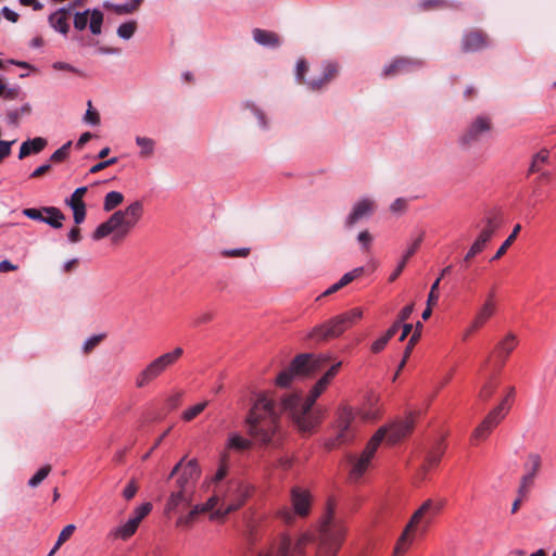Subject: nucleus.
Masks as SVG:
<instances>
[{"instance_id": "57", "label": "nucleus", "mask_w": 556, "mask_h": 556, "mask_svg": "<svg viewBox=\"0 0 556 556\" xmlns=\"http://www.w3.org/2000/svg\"><path fill=\"white\" fill-rule=\"evenodd\" d=\"M420 7L424 10L442 9L447 7L446 0H422Z\"/></svg>"}, {"instance_id": "26", "label": "nucleus", "mask_w": 556, "mask_h": 556, "mask_svg": "<svg viewBox=\"0 0 556 556\" xmlns=\"http://www.w3.org/2000/svg\"><path fill=\"white\" fill-rule=\"evenodd\" d=\"M47 146V140L42 137L28 139L21 144L18 159L23 160L30 154L40 153Z\"/></svg>"}, {"instance_id": "48", "label": "nucleus", "mask_w": 556, "mask_h": 556, "mask_svg": "<svg viewBox=\"0 0 556 556\" xmlns=\"http://www.w3.org/2000/svg\"><path fill=\"white\" fill-rule=\"evenodd\" d=\"M72 146L71 141L64 143L61 148L54 151L50 156V162L60 163L67 159L70 153V148Z\"/></svg>"}, {"instance_id": "43", "label": "nucleus", "mask_w": 556, "mask_h": 556, "mask_svg": "<svg viewBox=\"0 0 556 556\" xmlns=\"http://www.w3.org/2000/svg\"><path fill=\"white\" fill-rule=\"evenodd\" d=\"M421 330H422V324L420 321H418L416 324V327H415V331L413 332V334L410 336L408 342H407V345L405 348V358H408L415 344L418 342L420 336H421Z\"/></svg>"}, {"instance_id": "12", "label": "nucleus", "mask_w": 556, "mask_h": 556, "mask_svg": "<svg viewBox=\"0 0 556 556\" xmlns=\"http://www.w3.org/2000/svg\"><path fill=\"white\" fill-rule=\"evenodd\" d=\"M176 477V489L193 491L198 480L201 477V468L195 458L187 459L182 457L172 469L168 479Z\"/></svg>"}, {"instance_id": "16", "label": "nucleus", "mask_w": 556, "mask_h": 556, "mask_svg": "<svg viewBox=\"0 0 556 556\" xmlns=\"http://www.w3.org/2000/svg\"><path fill=\"white\" fill-rule=\"evenodd\" d=\"M542 465V458L538 453H530L523 464L525 473L520 480L519 494L526 493V490L532 485L535 476L538 475Z\"/></svg>"}, {"instance_id": "29", "label": "nucleus", "mask_w": 556, "mask_h": 556, "mask_svg": "<svg viewBox=\"0 0 556 556\" xmlns=\"http://www.w3.org/2000/svg\"><path fill=\"white\" fill-rule=\"evenodd\" d=\"M192 492L188 490L177 489L173 491L169 495V498L166 503L165 510L166 511H174L176 510L180 505L189 503V497Z\"/></svg>"}, {"instance_id": "2", "label": "nucleus", "mask_w": 556, "mask_h": 556, "mask_svg": "<svg viewBox=\"0 0 556 556\" xmlns=\"http://www.w3.org/2000/svg\"><path fill=\"white\" fill-rule=\"evenodd\" d=\"M327 387L318 380L305 397L292 393L285 396L279 405L267 394H260L245 418L248 433L262 444L273 442L280 430L281 412L289 415L300 432L312 433L325 417L326 408L315 406V402Z\"/></svg>"}, {"instance_id": "64", "label": "nucleus", "mask_w": 556, "mask_h": 556, "mask_svg": "<svg viewBox=\"0 0 556 556\" xmlns=\"http://www.w3.org/2000/svg\"><path fill=\"white\" fill-rule=\"evenodd\" d=\"M213 319V314L210 312L201 313L193 318L192 325L198 327L200 325L210 323Z\"/></svg>"}, {"instance_id": "14", "label": "nucleus", "mask_w": 556, "mask_h": 556, "mask_svg": "<svg viewBox=\"0 0 556 556\" xmlns=\"http://www.w3.org/2000/svg\"><path fill=\"white\" fill-rule=\"evenodd\" d=\"M492 129V119L489 115H478L466 127L459 137L462 146H471L481 139V137Z\"/></svg>"}, {"instance_id": "13", "label": "nucleus", "mask_w": 556, "mask_h": 556, "mask_svg": "<svg viewBox=\"0 0 556 556\" xmlns=\"http://www.w3.org/2000/svg\"><path fill=\"white\" fill-rule=\"evenodd\" d=\"M508 412L509 405L507 404V400H502L472 431L470 437L471 443L477 444L486 440L492 431L504 420Z\"/></svg>"}, {"instance_id": "25", "label": "nucleus", "mask_w": 556, "mask_h": 556, "mask_svg": "<svg viewBox=\"0 0 556 556\" xmlns=\"http://www.w3.org/2000/svg\"><path fill=\"white\" fill-rule=\"evenodd\" d=\"M338 74V66L334 63L327 62L323 65L321 77L315 79H309L306 81L308 88L313 91L320 90L325 85H327L331 79L336 77Z\"/></svg>"}, {"instance_id": "21", "label": "nucleus", "mask_w": 556, "mask_h": 556, "mask_svg": "<svg viewBox=\"0 0 556 556\" xmlns=\"http://www.w3.org/2000/svg\"><path fill=\"white\" fill-rule=\"evenodd\" d=\"M422 61L407 58H397L383 70L384 76H391L401 73H409L422 66Z\"/></svg>"}, {"instance_id": "30", "label": "nucleus", "mask_w": 556, "mask_h": 556, "mask_svg": "<svg viewBox=\"0 0 556 556\" xmlns=\"http://www.w3.org/2000/svg\"><path fill=\"white\" fill-rule=\"evenodd\" d=\"M445 453V445L443 441H439L435 446L427 454L425 464L422 466L424 470H430L434 467H437L443 455Z\"/></svg>"}, {"instance_id": "50", "label": "nucleus", "mask_w": 556, "mask_h": 556, "mask_svg": "<svg viewBox=\"0 0 556 556\" xmlns=\"http://www.w3.org/2000/svg\"><path fill=\"white\" fill-rule=\"evenodd\" d=\"M202 513L200 505H197L186 516H181L177 520V526H190L195 519L197 515Z\"/></svg>"}, {"instance_id": "9", "label": "nucleus", "mask_w": 556, "mask_h": 556, "mask_svg": "<svg viewBox=\"0 0 556 556\" xmlns=\"http://www.w3.org/2000/svg\"><path fill=\"white\" fill-rule=\"evenodd\" d=\"M386 430V428H379L359 455H349L348 460L351 465L349 480L351 482H358L365 475L378 447L384 440Z\"/></svg>"}, {"instance_id": "5", "label": "nucleus", "mask_w": 556, "mask_h": 556, "mask_svg": "<svg viewBox=\"0 0 556 556\" xmlns=\"http://www.w3.org/2000/svg\"><path fill=\"white\" fill-rule=\"evenodd\" d=\"M444 506V501L427 500L413 514L409 522L406 525L403 533L399 538L394 547V555H403L409 545L413 543V532H426L433 519L440 514Z\"/></svg>"}, {"instance_id": "59", "label": "nucleus", "mask_w": 556, "mask_h": 556, "mask_svg": "<svg viewBox=\"0 0 556 556\" xmlns=\"http://www.w3.org/2000/svg\"><path fill=\"white\" fill-rule=\"evenodd\" d=\"M73 211V217L76 225L84 223L86 218V205H76L71 207Z\"/></svg>"}, {"instance_id": "40", "label": "nucleus", "mask_w": 556, "mask_h": 556, "mask_svg": "<svg viewBox=\"0 0 556 556\" xmlns=\"http://www.w3.org/2000/svg\"><path fill=\"white\" fill-rule=\"evenodd\" d=\"M228 464H229V455L225 452L220 456L219 467L212 479L213 482H219L226 477L227 471H228Z\"/></svg>"}, {"instance_id": "1", "label": "nucleus", "mask_w": 556, "mask_h": 556, "mask_svg": "<svg viewBox=\"0 0 556 556\" xmlns=\"http://www.w3.org/2000/svg\"><path fill=\"white\" fill-rule=\"evenodd\" d=\"M327 387L318 380L305 397L292 393L285 396L279 405L267 394H260L245 418L248 433L262 444L273 442L280 430L281 412L289 415L300 432L312 433L325 417L326 408L315 406V402Z\"/></svg>"}, {"instance_id": "32", "label": "nucleus", "mask_w": 556, "mask_h": 556, "mask_svg": "<svg viewBox=\"0 0 556 556\" xmlns=\"http://www.w3.org/2000/svg\"><path fill=\"white\" fill-rule=\"evenodd\" d=\"M31 112V106L29 103L23 104L21 108L10 110L5 114V118L9 125L16 127L20 123V119L23 116L29 115Z\"/></svg>"}, {"instance_id": "23", "label": "nucleus", "mask_w": 556, "mask_h": 556, "mask_svg": "<svg viewBox=\"0 0 556 556\" xmlns=\"http://www.w3.org/2000/svg\"><path fill=\"white\" fill-rule=\"evenodd\" d=\"M495 311L496 304H492L490 301H484L476 314L470 327L467 329L465 337H468L470 333L481 328L494 315Z\"/></svg>"}, {"instance_id": "56", "label": "nucleus", "mask_w": 556, "mask_h": 556, "mask_svg": "<svg viewBox=\"0 0 556 556\" xmlns=\"http://www.w3.org/2000/svg\"><path fill=\"white\" fill-rule=\"evenodd\" d=\"M342 366V362H337L333 364L319 379L324 381L325 384L329 386L330 381L334 378V376L338 374L339 368Z\"/></svg>"}, {"instance_id": "3", "label": "nucleus", "mask_w": 556, "mask_h": 556, "mask_svg": "<svg viewBox=\"0 0 556 556\" xmlns=\"http://www.w3.org/2000/svg\"><path fill=\"white\" fill-rule=\"evenodd\" d=\"M318 546L315 556H336L340 549L346 528L341 518L336 516L334 503L329 500L326 513L319 525ZM312 543L308 533H280L265 554L257 556H305L306 547Z\"/></svg>"}, {"instance_id": "49", "label": "nucleus", "mask_w": 556, "mask_h": 556, "mask_svg": "<svg viewBox=\"0 0 556 556\" xmlns=\"http://www.w3.org/2000/svg\"><path fill=\"white\" fill-rule=\"evenodd\" d=\"M88 109L84 116V122L90 125H99L100 124V115L99 113L92 108V103L89 100L87 102Z\"/></svg>"}, {"instance_id": "44", "label": "nucleus", "mask_w": 556, "mask_h": 556, "mask_svg": "<svg viewBox=\"0 0 556 556\" xmlns=\"http://www.w3.org/2000/svg\"><path fill=\"white\" fill-rule=\"evenodd\" d=\"M136 143L141 148L142 156H150L154 150V141L147 137H137Z\"/></svg>"}, {"instance_id": "22", "label": "nucleus", "mask_w": 556, "mask_h": 556, "mask_svg": "<svg viewBox=\"0 0 556 556\" xmlns=\"http://www.w3.org/2000/svg\"><path fill=\"white\" fill-rule=\"evenodd\" d=\"M375 208V203L369 199H363L355 203V205L352 208V212L349 214V216L345 219V226L352 227L355 225L358 220H361L364 217L369 216Z\"/></svg>"}, {"instance_id": "24", "label": "nucleus", "mask_w": 556, "mask_h": 556, "mask_svg": "<svg viewBox=\"0 0 556 556\" xmlns=\"http://www.w3.org/2000/svg\"><path fill=\"white\" fill-rule=\"evenodd\" d=\"M424 238H425V231H420L412 241V244L410 247L406 250V252L403 254L402 256V260L400 261V263L397 264L396 268L394 269V271L390 275L389 277V280L390 281H394L400 275L401 273L403 271V269L405 268L406 266V263L407 261L409 260V257H412L416 252L417 250L419 249L421 242L424 241Z\"/></svg>"}, {"instance_id": "35", "label": "nucleus", "mask_w": 556, "mask_h": 556, "mask_svg": "<svg viewBox=\"0 0 556 556\" xmlns=\"http://www.w3.org/2000/svg\"><path fill=\"white\" fill-rule=\"evenodd\" d=\"M252 442L238 433H231L227 441V448L235 451H247L251 448Z\"/></svg>"}, {"instance_id": "39", "label": "nucleus", "mask_w": 556, "mask_h": 556, "mask_svg": "<svg viewBox=\"0 0 556 556\" xmlns=\"http://www.w3.org/2000/svg\"><path fill=\"white\" fill-rule=\"evenodd\" d=\"M137 29V22L136 21H129L126 23H123L117 28V35L125 40L130 39L135 31Z\"/></svg>"}, {"instance_id": "52", "label": "nucleus", "mask_w": 556, "mask_h": 556, "mask_svg": "<svg viewBox=\"0 0 556 556\" xmlns=\"http://www.w3.org/2000/svg\"><path fill=\"white\" fill-rule=\"evenodd\" d=\"M75 529L76 528L74 525H67L66 527H64L63 530L59 534V538L55 543V548H60V546L72 536Z\"/></svg>"}, {"instance_id": "17", "label": "nucleus", "mask_w": 556, "mask_h": 556, "mask_svg": "<svg viewBox=\"0 0 556 556\" xmlns=\"http://www.w3.org/2000/svg\"><path fill=\"white\" fill-rule=\"evenodd\" d=\"M414 427V417L409 415L403 420L395 421L391 424L390 426H384L386 428V435L384 439H387L389 444H395L401 439L408 435Z\"/></svg>"}, {"instance_id": "6", "label": "nucleus", "mask_w": 556, "mask_h": 556, "mask_svg": "<svg viewBox=\"0 0 556 556\" xmlns=\"http://www.w3.org/2000/svg\"><path fill=\"white\" fill-rule=\"evenodd\" d=\"M362 317L363 311L359 307H354L312 328L307 339L317 343L336 339L354 326Z\"/></svg>"}, {"instance_id": "55", "label": "nucleus", "mask_w": 556, "mask_h": 556, "mask_svg": "<svg viewBox=\"0 0 556 556\" xmlns=\"http://www.w3.org/2000/svg\"><path fill=\"white\" fill-rule=\"evenodd\" d=\"M440 281H441V277H438L430 288V292H429L428 299H427V303L429 305H435L439 301L438 289H439Z\"/></svg>"}, {"instance_id": "11", "label": "nucleus", "mask_w": 556, "mask_h": 556, "mask_svg": "<svg viewBox=\"0 0 556 556\" xmlns=\"http://www.w3.org/2000/svg\"><path fill=\"white\" fill-rule=\"evenodd\" d=\"M292 510L283 506L277 510V516L286 523H292L295 516L304 518L309 515L312 506L311 492L301 486H293L290 491Z\"/></svg>"}, {"instance_id": "37", "label": "nucleus", "mask_w": 556, "mask_h": 556, "mask_svg": "<svg viewBox=\"0 0 556 556\" xmlns=\"http://www.w3.org/2000/svg\"><path fill=\"white\" fill-rule=\"evenodd\" d=\"M521 229V226L519 224H517L511 233L508 236V238L502 243V245L498 248V250L496 251V253L494 254V256L491 258V261H496L498 258H501L507 251V249L513 244V242L515 241L517 235L519 233Z\"/></svg>"}, {"instance_id": "58", "label": "nucleus", "mask_w": 556, "mask_h": 556, "mask_svg": "<svg viewBox=\"0 0 556 556\" xmlns=\"http://www.w3.org/2000/svg\"><path fill=\"white\" fill-rule=\"evenodd\" d=\"M308 70V65L304 59L296 62L295 77L300 83H304V76Z\"/></svg>"}, {"instance_id": "45", "label": "nucleus", "mask_w": 556, "mask_h": 556, "mask_svg": "<svg viewBox=\"0 0 556 556\" xmlns=\"http://www.w3.org/2000/svg\"><path fill=\"white\" fill-rule=\"evenodd\" d=\"M206 406H207V402L205 401V402H201V403H198V404L189 407L188 409H186L184 412L182 419L186 421L192 420L198 415H200L205 409Z\"/></svg>"}, {"instance_id": "46", "label": "nucleus", "mask_w": 556, "mask_h": 556, "mask_svg": "<svg viewBox=\"0 0 556 556\" xmlns=\"http://www.w3.org/2000/svg\"><path fill=\"white\" fill-rule=\"evenodd\" d=\"M103 8L113 10L117 14H130L135 11V5H131L129 2L123 4H114L112 2L105 1L103 3Z\"/></svg>"}, {"instance_id": "63", "label": "nucleus", "mask_w": 556, "mask_h": 556, "mask_svg": "<svg viewBox=\"0 0 556 556\" xmlns=\"http://www.w3.org/2000/svg\"><path fill=\"white\" fill-rule=\"evenodd\" d=\"M138 486L134 480H131L123 491V496L126 501H130L137 493Z\"/></svg>"}, {"instance_id": "27", "label": "nucleus", "mask_w": 556, "mask_h": 556, "mask_svg": "<svg viewBox=\"0 0 556 556\" xmlns=\"http://www.w3.org/2000/svg\"><path fill=\"white\" fill-rule=\"evenodd\" d=\"M252 34L253 39L263 47L277 48L280 46V37L274 31L254 28Z\"/></svg>"}, {"instance_id": "54", "label": "nucleus", "mask_w": 556, "mask_h": 556, "mask_svg": "<svg viewBox=\"0 0 556 556\" xmlns=\"http://www.w3.org/2000/svg\"><path fill=\"white\" fill-rule=\"evenodd\" d=\"M104 334H94L90 338H88L83 346V350L85 353L91 352L103 339Z\"/></svg>"}, {"instance_id": "42", "label": "nucleus", "mask_w": 556, "mask_h": 556, "mask_svg": "<svg viewBox=\"0 0 556 556\" xmlns=\"http://www.w3.org/2000/svg\"><path fill=\"white\" fill-rule=\"evenodd\" d=\"M51 471V466L50 465H45L42 466L29 480H28V485L30 488H36L47 477L48 475L50 473Z\"/></svg>"}, {"instance_id": "60", "label": "nucleus", "mask_w": 556, "mask_h": 556, "mask_svg": "<svg viewBox=\"0 0 556 556\" xmlns=\"http://www.w3.org/2000/svg\"><path fill=\"white\" fill-rule=\"evenodd\" d=\"M23 214L34 220L42 222L45 212L41 208H24Z\"/></svg>"}, {"instance_id": "8", "label": "nucleus", "mask_w": 556, "mask_h": 556, "mask_svg": "<svg viewBox=\"0 0 556 556\" xmlns=\"http://www.w3.org/2000/svg\"><path fill=\"white\" fill-rule=\"evenodd\" d=\"M355 419L356 413L351 406L340 405L332 425L333 437L327 440L326 447L332 450L352 442L355 438Z\"/></svg>"}, {"instance_id": "10", "label": "nucleus", "mask_w": 556, "mask_h": 556, "mask_svg": "<svg viewBox=\"0 0 556 556\" xmlns=\"http://www.w3.org/2000/svg\"><path fill=\"white\" fill-rule=\"evenodd\" d=\"M184 354L181 348H175L172 352L164 353L149 363L136 378V387L143 388L173 366Z\"/></svg>"}, {"instance_id": "7", "label": "nucleus", "mask_w": 556, "mask_h": 556, "mask_svg": "<svg viewBox=\"0 0 556 556\" xmlns=\"http://www.w3.org/2000/svg\"><path fill=\"white\" fill-rule=\"evenodd\" d=\"M330 359L328 354H299L292 359L290 366L278 375L276 382L279 387H288L295 376L312 375L320 370Z\"/></svg>"}, {"instance_id": "4", "label": "nucleus", "mask_w": 556, "mask_h": 556, "mask_svg": "<svg viewBox=\"0 0 556 556\" xmlns=\"http://www.w3.org/2000/svg\"><path fill=\"white\" fill-rule=\"evenodd\" d=\"M142 214V202L135 201L130 203L125 210L115 211L105 222L101 223L92 232V239L98 241L112 235V241L117 243L135 228Z\"/></svg>"}, {"instance_id": "38", "label": "nucleus", "mask_w": 556, "mask_h": 556, "mask_svg": "<svg viewBox=\"0 0 556 556\" xmlns=\"http://www.w3.org/2000/svg\"><path fill=\"white\" fill-rule=\"evenodd\" d=\"M497 386H498V383L494 378L489 379L481 387L479 394H478L479 399L484 402L489 401L493 396L494 392L496 391Z\"/></svg>"}, {"instance_id": "51", "label": "nucleus", "mask_w": 556, "mask_h": 556, "mask_svg": "<svg viewBox=\"0 0 556 556\" xmlns=\"http://www.w3.org/2000/svg\"><path fill=\"white\" fill-rule=\"evenodd\" d=\"M250 248L226 249L220 252L224 257H247L250 254Z\"/></svg>"}, {"instance_id": "41", "label": "nucleus", "mask_w": 556, "mask_h": 556, "mask_svg": "<svg viewBox=\"0 0 556 556\" xmlns=\"http://www.w3.org/2000/svg\"><path fill=\"white\" fill-rule=\"evenodd\" d=\"M87 192V187H79L77 188L72 195L65 200V203L70 207H74L76 205H86L83 198Z\"/></svg>"}, {"instance_id": "19", "label": "nucleus", "mask_w": 556, "mask_h": 556, "mask_svg": "<svg viewBox=\"0 0 556 556\" xmlns=\"http://www.w3.org/2000/svg\"><path fill=\"white\" fill-rule=\"evenodd\" d=\"M73 12V4L60 8L48 17L50 26L58 33L66 36L70 31V18Z\"/></svg>"}, {"instance_id": "18", "label": "nucleus", "mask_w": 556, "mask_h": 556, "mask_svg": "<svg viewBox=\"0 0 556 556\" xmlns=\"http://www.w3.org/2000/svg\"><path fill=\"white\" fill-rule=\"evenodd\" d=\"M489 46V37L481 30H470L464 34L462 50L465 53L477 52Z\"/></svg>"}, {"instance_id": "61", "label": "nucleus", "mask_w": 556, "mask_h": 556, "mask_svg": "<svg viewBox=\"0 0 556 556\" xmlns=\"http://www.w3.org/2000/svg\"><path fill=\"white\" fill-rule=\"evenodd\" d=\"M407 207V201L403 198H397L391 205L390 211L395 214L403 213Z\"/></svg>"}, {"instance_id": "36", "label": "nucleus", "mask_w": 556, "mask_h": 556, "mask_svg": "<svg viewBox=\"0 0 556 556\" xmlns=\"http://www.w3.org/2000/svg\"><path fill=\"white\" fill-rule=\"evenodd\" d=\"M123 200H124L123 193H121L119 191H110L104 197L103 210L105 212H111L115 207H117L119 204H122Z\"/></svg>"}, {"instance_id": "31", "label": "nucleus", "mask_w": 556, "mask_h": 556, "mask_svg": "<svg viewBox=\"0 0 556 556\" xmlns=\"http://www.w3.org/2000/svg\"><path fill=\"white\" fill-rule=\"evenodd\" d=\"M137 529L138 526L129 518L126 523L113 529L109 535L113 539H121L125 541L132 536Z\"/></svg>"}, {"instance_id": "33", "label": "nucleus", "mask_w": 556, "mask_h": 556, "mask_svg": "<svg viewBox=\"0 0 556 556\" xmlns=\"http://www.w3.org/2000/svg\"><path fill=\"white\" fill-rule=\"evenodd\" d=\"M485 226L481 229L477 239L486 245V243L491 240L493 235L495 233L498 225L493 217H486L484 219Z\"/></svg>"}, {"instance_id": "20", "label": "nucleus", "mask_w": 556, "mask_h": 556, "mask_svg": "<svg viewBox=\"0 0 556 556\" xmlns=\"http://www.w3.org/2000/svg\"><path fill=\"white\" fill-rule=\"evenodd\" d=\"M518 339L514 333H507L502 340L497 342L493 350V355L500 367L504 366L508 356L516 349Z\"/></svg>"}, {"instance_id": "53", "label": "nucleus", "mask_w": 556, "mask_h": 556, "mask_svg": "<svg viewBox=\"0 0 556 556\" xmlns=\"http://www.w3.org/2000/svg\"><path fill=\"white\" fill-rule=\"evenodd\" d=\"M364 271L363 267L354 268L353 270L344 274L341 279L339 280L341 282V286L345 287L356 278H358Z\"/></svg>"}, {"instance_id": "62", "label": "nucleus", "mask_w": 556, "mask_h": 556, "mask_svg": "<svg viewBox=\"0 0 556 556\" xmlns=\"http://www.w3.org/2000/svg\"><path fill=\"white\" fill-rule=\"evenodd\" d=\"M115 163H117V157H111L106 161L99 162L90 168V173H92V174L99 173Z\"/></svg>"}, {"instance_id": "28", "label": "nucleus", "mask_w": 556, "mask_h": 556, "mask_svg": "<svg viewBox=\"0 0 556 556\" xmlns=\"http://www.w3.org/2000/svg\"><path fill=\"white\" fill-rule=\"evenodd\" d=\"M42 211L46 216L42 219V223L49 225L54 229H60L63 226V222L65 220V215L63 212L55 206H43Z\"/></svg>"}, {"instance_id": "47", "label": "nucleus", "mask_w": 556, "mask_h": 556, "mask_svg": "<svg viewBox=\"0 0 556 556\" xmlns=\"http://www.w3.org/2000/svg\"><path fill=\"white\" fill-rule=\"evenodd\" d=\"M152 509V504L151 503H144L140 506H138L135 510H134V515L132 517H130V519L132 521H135V523L137 526H139V523L141 522V520L149 515V513L151 511Z\"/></svg>"}, {"instance_id": "34", "label": "nucleus", "mask_w": 556, "mask_h": 556, "mask_svg": "<svg viewBox=\"0 0 556 556\" xmlns=\"http://www.w3.org/2000/svg\"><path fill=\"white\" fill-rule=\"evenodd\" d=\"M549 153L543 149L535 153L532 157L531 164L528 169V176L534 173H540L544 164L548 162Z\"/></svg>"}, {"instance_id": "15", "label": "nucleus", "mask_w": 556, "mask_h": 556, "mask_svg": "<svg viewBox=\"0 0 556 556\" xmlns=\"http://www.w3.org/2000/svg\"><path fill=\"white\" fill-rule=\"evenodd\" d=\"M104 15L99 9H87L83 12H76L74 14L73 24L74 28L78 31H83L89 27L92 35H100L102 31Z\"/></svg>"}]
</instances>
